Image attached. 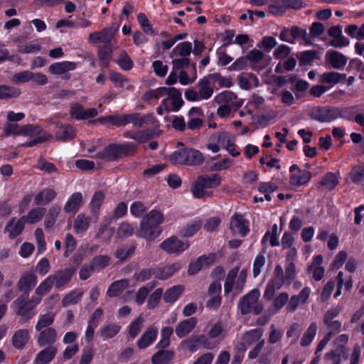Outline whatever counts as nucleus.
Listing matches in <instances>:
<instances>
[{
    "mask_svg": "<svg viewBox=\"0 0 364 364\" xmlns=\"http://www.w3.org/2000/svg\"><path fill=\"white\" fill-rule=\"evenodd\" d=\"M83 197L80 192H75L68 199L65 203L63 210L66 213L77 212L82 202Z\"/></svg>",
    "mask_w": 364,
    "mask_h": 364,
    "instance_id": "c85d7f7f",
    "label": "nucleus"
},
{
    "mask_svg": "<svg viewBox=\"0 0 364 364\" xmlns=\"http://www.w3.org/2000/svg\"><path fill=\"white\" fill-rule=\"evenodd\" d=\"M174 356L172 350H159L151 356V361L152 364H168Z\"/></svg>",
    "mask_w": 364,
    "mask_h": 364,
    "instance_id": "c756f323",
    "label": "nucleus"
},
{
    "mask_svg": "<svg viewBox=\"0 0 364 364\" xmlns=\"http://www.w3.org/2000/svg\"><path fill=\"white\" fill-rule=\"evenodd\" d=\"M83 292L81 291L73 290L67 294L62 299V306H68L70 304H76L81 299Z\"/></svg>",
    "mask_w": 364,
    "mask_h": 364,
    "instance_id": "864d4df0",
    "label": "nucleus"
},
{
    "mask_svg": "<svg viewBox=\"0 0 364 364\" xmlns=\"http://www.w3.org/2000/svg\"><path fill=\"white\" fill-rule=\"evenodd\" d=\"M181 268L179 262H174L161 267L155 269V277L161 280H166L171 277L176 272Z\"/></svg>",
    "mask_w": 364,
    "mask_h": 364,
    "instance_id": "aec40b11",
    "label": "nucleus"
},
{
    "mask_svg": "<svg viewBox=\"0 0 364 364\" xmlns=\"http://www.w3.org/2000/svg\"><path fill=\"white\" fill-rule=\"evenodd\" d=\"M198 179L205 186V189L215 188L221 184V177L218 173H213L211 176L203 174L198 176Z\"/></svg>",
    "mask_w": 364,
    "mask_h": 364,
    "instance_id": "72a5a7b5",
    "label": "nucleus"
},
{
    "mask_svg": "<svg viewBox=\"0 0 364 364\" xmlns=\"http://www.w3.org/2000/svg\"><path fill=\"white\" fill-rule=\"evenodd\" d=\"M203 116V110L201 107H191L188 112V121L186 125L187 128L193 131L200 129L203 124V120L201 118Z\"/></svg>",
    "mask_w": 364,
    "mask_h": 364,
    "instance_id": "ddd939ff",
    "label": "nucleus"
},
{
    "mask_svg": "<svg viewBox=\"0 0 364 364\" xmlns=\"http://www.w3.org/2000/svg\"><path fill=\"white\" fill-rule=\"evenodd\" d=\"M21 94L20 89L14 86L0 85V100L16 98Z\"/></svg>",
    "mask_w": 364,
    "mask_h": 364,
    "instance_id": "c03bdc74",
    "label": "nucleus"
},
{
    "mask_svg": "<svg viewBox=\"0 0 364 364\" xmlns=\"http://www.w3.org/2000/svg\"><path fill=\"white\" fill-rule=\"evenodd\" d=\"M33 73L30 70H24L15 73L11 77V82L16 85L26 83L32 80Z\"/></svg>",
    "mask_w": 364,
    "mask_h": 364,
    "instance_id": "13d9d810",
    "label": "nucleus"
},
{
    "mask_svg": "<svg viewBox=\"0 0 364 364\" xmlns=\"http://www.w3.org/2000/svg\"><path fill=\"white\" fill-rule=\"evenodd\" d=\"M57 196L56 191L50 188H46L39 191L34 198V203L36 205H46L53 201Z\"/></svg>",
    "mask_w": 364,
    "mask_h": 364,
    "instance_id": "a878e982",
    "label": "nucleus"
},
{
    "mask_svg": "<svg viewBox=\"0 0 364 364\" xmlns=\"http://www.w3.org/2000/svg\"><path fill=\"white\" fill-rule=\"evenodd\" d=\"M60 210L61 207L59 205H54L49 208L44 220V225L46 230L53 228Z\"/></svg>",
    "mask_w": 364,
    "mask_h": 364,
    "instance_id": "58836bf2",
    "label": "nucleus"
},
{
    "mask_svg": "<svg viewBox=\"0 0 364 364\" xmlns=\"http://www.w3.org/2000/svg\"><path fill=\"white\" fill-rule=\"evenodd\" d=\"M153 119L152 114L141 116L139 112L123 114H110L97 118L95 121L102 124L109 123L117 127H124L132 123L136 127H143L145 124Z\"/></svg>",
    "mask_w": 364,
    "mask_h": 364,
    "instance_id": "7ed1b4c3",
    "label": "nucleus"
},
{
    "mask_svg": "<svg viewBox=\"0 0 364 364\" xmlns=\"http://www.w3.org/2000/svg\"><path fill=\"white\" fill-rule=\"evenodd\" d=\"M58 127L59 130L55 133V137L58 140L67 141L75 137V130L72 125L65 124H61L60 126H58Z\"/></svg>",
    "mask_w": 364,
    "mask_h": 364,
    "instance_id": "473e14b6",
    "label": "nucleus"
},
{
    "mask_svg": "<svg viewBox=\"0 0 364 364\" xmlns=\"http://www.w3.org/2000/svg\"><path fill=\"white\" fill-rule=\"evenodd\" d=\"M263 333L262 328L251 329L243 334L242 340L247 346H252L255 342L260 341Z\"/></svg>",
    "mask_w": 364,
    "mask_h": 364,
    "instance_id": "79ce46f5",
    "label": "nucleus"
},
{
    "mask_svg": "<svg viewBox=\"0 0 364 364\" xmlns=\"http://www.w3.org/2000/svg\"><path fill=\"white\" fill-rule=\"evenodd\" d=\"M326 61L335 69H341L347 63L348 58L336 50H330L326 55Z\"/></svg>",
    "mask_w": 364,
    "mask_h": 364,
    "instance_id": "b1692460",
    "label": "nucleus"
},
{
    "mask_svg": "<svg viewBox=\"0 0 364 364\" xmlns=\"http://www.w3.org/2000/svg\"><path fill=\"white\" fill-rule=\"evenodd\" d=\"M52 279L50 275L46 278L36 289V295L33 296H39L42 299V297L51 290L54 284Z\"/></svg>",
    "mask_w": 364,
    "mask_h": 364,
    "instance_id": "09e8293b",
    "label": "nucleus"
},
{
    "mask_svg": "<svg viewBox=\"0 0 364 364\" xmlns=\"http://www.w3.org/2000/svg\"><path fill=\"white\" fill-rule=\"evenodd\" d=\"M346 33L353 38L357 40L364 39V24H362L360 27H358L355 25H349L345 29Z\"/></svg>",
    "mask_w": 364,
    "mask_h": 364,
    "instance_id": "338daca9",
    "label": "nucleus"
},
{
    "mask_svg": "<svg viewBox=\"0 0 364 364\" xmlns=\"http://www.w3.org/2000/svg\"><path fill=\"white\" fill-rule=\"evenodd\" d=\"M70 114L76 120H84L97 117L98 112L95 108L84 109L83 106L81 104L76 102L71 105Z\"/></svg>",
    "mask_w": 364,
    "mask_h": 364,
    "instance_id": "9b49d317",
    "label": "nucleus"
},
{
    "mask_svg": "<svg viewBox=\"0 0 364 364\" xmlns=\"http://www.w3.org/2000/svg\"><path fill=\"white\" fill-rule=\"evenodd\" d=\"M340 173L328 172L320 180V190L323 192H330L339 184Z\"/></svg>",
    "mask_w": 364,
    "mask_h": 364,
    "instance_id": "dca6fc26",
    "label": "nucleus"
},
{
    "mask_svg": "<svg viewBox=\"0 0 364 364\" xmlns=\"http://www.w3.org/2000/svg\"><path fill=\"white\" fill-rule=\"evenodd\" d=\"M284 283L283 268L281 265L277 264L274 268L272 279L266 287L263 295L264 298L268 301L273 299L276 290L282 288Z\"/></svg>",
    "mask_w": 364,
    "mask_h": 364,
    "instance_id": "0eeeda50",
    "label": "nucleus"
},
{
    "mask_svg": "<svg viewBox=\"0 0 364 364\" xmlns=\"http://www.w3.org/2000/svg\"><path fill=\"white\" fill-rule=\"evenodd\" d=\"M75 272L76 267H66L58 270L54 274L50 275V277L53 279V282H55V288L59 289L70 282Z\"/></svg>",
    "mask_w": 364,
    "mask_h": 364,
    "instance_id": "f8f14e48",
    "label": "nucleus"
},
{
    "mask_svg": "<svg viewBox=\"0 0 364 364\" xmlns=\"http://www.w3.org/2000/svg\"><path fill=\"white\" fill-rule=\"evenodd\" d=\"M112 50L108 46H104L98 50V58L100 62V65L107 68L109 65L111 57H112Z\"/></svg>",
    "mask_w": 364,
    "mask_h": 364,
    "instance_id": "de8ad7c7",
    "label": "nucleus"
},
{
    "mask_svg": "<svg viewBox=\"0 0 364 364\" xmlns=\"http://www.w3.org/2000/svg\"><path fill=\"white\" fill-rule=\"evenodd\" d=\"M116 63L122 70L125 71H129L134 67L133 60L125 50L119 54Z\"/></svg>",
    "mask_w": 364,
    "mask_h": 364,
    "instance_id": "3c124183",
    "label": "nucleus"
},
{
    "mask_svg": "<svg viewBox=\"0 0 364 364\" xmlns=\"http://www.w3.org/2000/svg\"><path fill=\"white\" fill-rule=\"evenodd\" d=\"M171 92L168 95V98L171 101V110L177 112L184 105V101L181 97V92L180 90L172 87Z\"/></svg>",
    "mask_w": 364,
    "mask_h": 364,
    "instance_id": "ea45409f",
    "label": "nucleus"
},
{
    "mask_svg": "<svg viewBox=\"0 0 364 364\" xmlns=\"http://www.w3.org/2000/svg\"><path fill=\"white\" fill-rule=\"evenodd\" d=\"M349 177L351 181L355 184H360L363 183L364 181V166H354L349 173Z\"/></svg>",
    "mask_w": 364,
    "mask_h": 364,
    "instance_id": "5fc2aeb1",
    "label": "nucleus"
},
{
    "mask_svg": "<svg viewBox=\"0 0 364 364\" xmlns=\"http://www.w3.org/2000/svg\"><path fill=\"white\" fill-rule=\"evenodd\" d=\"M37 343L41 348L54 346L57 341V332L54 328H47L39 331Z\"/></svg>",
    "mask_w": 364,
    "mask_h": 364,
    "instance_id": "2eb2a0df",
    "label": "nucleus"
},
{
    "mask_svg": "<svg viewBox=\"0 0 364 364\" xmlns=\"http://www.w3.org/2000/svg\"><path fill=\"white\" fill-rule=\"evenodd\" d=\"M58 353L56 346L44 347L36 355L34 363L36 364H49L55 357Z\"/></svg>",
    "mask_w": 364,
    "mask_h": 364,
    "instance_id": "5701e85b",
    "label": "nucleus"
},
{
    "mask_svg": "<svg viewBox=\"0 0 364 364\" xmlns=\"http://www.w3.org/2000/svg\"><path fill=\"white\" fill-rule=\"evenodd\" d=\"M183 290L184 287L181 285H176L167 289L164 294V301L173 304L178 299Z\"/></svg>",
    "mask_w": 364,
    "mask_h": 364,
    "instance_id": "e433bc0d",
    "label": "nucleus"
},
{
    "mask_svg": "<svg viewBox=\"0 0 364 364\" xmlns=\"http://www.w3.org/2000/svg\"><path fill=\"white\" fill-rule=\"evenodd\" d=\"M46 213V209L43 207L33 208L29 210L26 215L21 216L28 224H36L41 221Z\"/></svg>",
    "mask_w": 364,
    "mask_h": 364,
    "instance_id": "f704fd0d",
    "label": "nucleus"
},
{
    "mask_svg": "<svg viewBox=\"0 0 364 364\" xmlns=\"http://www.w3.org/2000/svg\"><path fill=\"white\" fill-rule=\"evenodd\" d=\"M136 149V146L133 142L110 143L97 151L95 158L109 162L118 161L134 153Z\"/></svg>",
    "mask_w": 364,
    "mask_h": 364,
    "instance_id": "20e7f679",
    "label": "nucleus"
},
{
    "mask_svg": "<svg viewBox=\"0 0 364 364\" xmlns=\"http://www.w3.org/2000/svg\"><path fill=\"white\" fill-rule=\"evenodd\" d=\"M259 296V290L257 289H253L241 297L237 304V307L240 309L241 314L247 315L252 312V306L257 302Z\"/></svg>",
    "mask_w": 364,
    "mask_h": 364,
    "instance_id": "1a4fd4ad",
    "label": "nucleus"
},
{
    "mask_svg": "<svg viewBox=\"0 0 364 364\" xmlns=\"http://www.w3.org/2000/svg\"><path fill=\"white\" fill-rule=\"evenodd\" d=\"M237 273V267L232 268L229 271L224 284L225 295H228L232 291Z\"/></svg>",
    "mask_w": 364,
    "mask_h": 364,
    "instance_id": "680f3d73",
    "label": "nucleus"
},
{
    "mask_svg": "<svg viewBox=\"0 0 364 364\" xmlns=\"http://www.w3.org/2000/svg\"><path fill=\"white\" fill-rule=\"evenodd\" d=\"M204 264L206 265L209 264L208 257L205 255L198 257L196 260L191 261L189 263L188 274L189 275H196L201 270Z\"/></svg>",
    "mask_w": 364,
    "mask_h": 364,
    "instance_id": "a19ab883",
    "label": "nucleus"
},
{
    "mask_svg": "<svg viewBox=\"0 0 364 364\" xmlns=\"http://www.w3.org/2000/svg\"><path fill=\"white\" fill-rule=\"evenodd\" d=\"M318 36V21L312 23L310 28V33L306 30L297 26L291 28H284L279 33V39L291 44L303 41L304 46H314L312 41L314 38Z\"/></svg>",
    "mask_w": 364,
    "mask_h": 364,
    "instance_id": "f03ea898",
    "label": "nucleus"
},
{
    "mask_svg": "<svg viewBox=\"0 0 364 364\" xmlns=\"http://www.w3.org/2000/svg\"><path fill=\"white\" fill-rule=\"evenodd\" d=\"M189 246L188 241H183L177 236L173 235L164 240L159 245V248L168 255L178 256L188 249Z\"/></svg>",
    "mask_w": 364,
    "mask_h": 364,
    "instance_id": "6e6552de",
    "label": "nucleus"
},
{
    "mask_svg": "<svg viewBox=\"0 0 364 364\" xmlns=\"http://www.w3.org/2000/svg\"><path fill=\"white\" fill-rule=\"evenodd\" d=\"M311 178L310 171L299 169L298 173H291L289 178V183L293 186L304 185Z\"/></svg>",
    "mask_w": 364,
    "mask_h": 364,
    "instance_id": "c9c22d12",
    "label": "nucleus"
},
{
    "mask_svg": "<svg viewBox=\"0 0 364 364\" xmlns=\"http://www.w3.org/2000/svg\"><path fill=\"white\" fill-rule=\"evenodd\" d=\"M121 328V326L117 323L106 322L100 327L97 334L103 341H107L116 336Z\"/></svg>",
    "mask_w": 364,
    "mask_h": 364,
    "instance_id": "412c9836",
    "label": "nucleus"
},
{
    "mask_svg": "<svg viewBox=\"0 0 364 364\" xmlns=\"http://www.w3.org/2000/svg\"><path fill=\"white\" fill-rule=\"evenodd\" d=\"M156 287V282H151L148 284L146 286L141 287L137 291L135 296V301L136 303L141 306L142 305L149 292Z\"/></svg>",
    "mask_w": 364,
    "mask_h": 364,
    "instance_id": "49530a36",
    "label": "nucleus"
},
{
    "mask_svg": "<svg viewBox=\"0 0 364 364\" xmlns=\"http://www.w3.org/2000/svg\"><path fill=\"white\" fill-rule=\"evenodd\" d=\"M345 75H341L336 72H329L322 75L321 80L323 82L328 83L331 86H333L339 82L341 79H345Z\"/></svg>",
    "mask_w": 364,
    "mask_h": 364,
    "instance_id": "69168bd1",
    "label": "nucleus"
},
{
    "mask_svg": "<svg viewBox=\"0 0 364 364\" xmlns=\"http://www.w3.org/2000/svg\"><path fill=\"white\" fill-rule=\"evenodd\" d=\"M153 275L155 276L154 268H143L134 272L133 279L136 282H143L150 279Z\"/></svg>",
    "mask_w": 364,
    "mask_h": 364,
    "instance_id": "4d7b16f0",
    "label": "nucleus"
},
{
    "mask_svg": "<svg viewBox=\"0 0 364 364\" xmlns=\"http://www.w3.org/2000/svg\"><path fill=\"white\" fill-rule=\"evenodd\" d=\"M164 221L163 213L156 209L151 210L141 219L137 236L151 242L157 238L162 232L160 226Z\"/></svg>",
    "mask_w": 364,
    "mask_h": 364,
    "instance_id": "f257e3e1",
    "label": "nucleus"
},
{
    "mask_svg": "<svg viewBox=\"0 0 364 364\" xmlns=\"http://www.w3.org/2000/svg\"><path fill=\"white\" fill-rule=\"evenodd\" d=\"M92 218L84 213L78 214L74 220L73 228L76 234H83L89 228Z\"/></svg>",
    "mask_w": 364,
    "mask_h": 364,
    "instance_id": "7c9ffc66",
    "label": "nucleus"
},
{
    "mask_svg": "<svg viewBox=\"0 0 364 364\" xmlns=\"http://www.w3.org/2000/svg\"><path fill=\"white\" fill-rule=\"evenodd\" d=\"M158 330L156 327H149L137 341L136 346L139 349H145L149 347L156 340Z\"/></svg>",
    "mask_w": 364,
    "mask_h": 364,
    "instance_id": "6ab92c4d",
    "label": "nucleus"
},
{
    "mask_svg": "<svg viewBox=\"0 0 364 364\" xmlns=\"http://www.w3.org/2000/svg\"><path fill=\"white\" fill-rule=\"evenodd\" d=\"M30 338L29 331L28 329H19L16 331L12 336V345L18 350L24 348Z\"/></svg>",
    "mask_w": 364,
    "mask_h": 364,
    "instance_id": "cd10ccee",
    "label": "nucleus"
},
{
    "mask_svg": "<svg viewBox=\"0 0 364 364\" xmlns=\"http://www.w3.org/2000/svg\"><path fill=\"white\" fill-rule=\"evenodd\" d=\"M76 67L77 65L75 62L65 60L51 64L48 70L52 75H60L68 71L75 70Z\"/></svg>",
    "mask_w": 364,
    "mask_h": 364,
    "instance_id": "393cba45",
    "label": "nucleus"
},
{
    "mask_svg": "<svg viewBox=\"0 0 364 364\" xmlns=\"http://www.w3.org/2000/svg\"><path fill=\"white\" fill-rule=\"evenodd\" d=\"M109 80L114 84L115 87L124 88L127 87L129 81L127 77L118 72H112L109 74Z\"/></svg>",
    "mask_w": 364,
    "mask_h": 364,
    "instance_id": "0e129e2a",
    "label": "nucleus"
},
{
    "mask_svg": "<svg viewBox=\"0 0 364 364\" xmlns=\"http://www.w3.org/2000/svg\"><path fill=\"white\" fill-rule=\"evenodd\" d=\"M37 282V276L34 272H24L17 283L18 289L22 292L21 295L29 296L30 292L36 286Z\"/></svg>",
    "mask_w": 364,
    "mask_h": 364,
    "instance_id": "9d476101",
    "label": "nucleus"
},
{
    "mask_svg": "<svg viewBox=\"0 0 364 364\" xmlns=\"http://www.w3.org/2000/svg\"><path fill=\"white\" fill-rule=\"evenodd\" d=\"M110 261V257L107 255H97L95 256L90 262L92 267L91 268L94 269L95 272H100L107 267Z\"/></svg>",
    "mask_w": 364,
    "mask_h": 364,
    "instance_id": "a18cd8bd",
    "label": "nucleus"
},
{
    "mask_svg": "<svg viewBox=\"0 0 364 364\" xmlns=\"http://www.w3.org/2000/svg\"><path fill=\"white\" fill-rule=\"evenodd\" d=\"M202 226L201 220H196L191 223L187 224L181 230V235L189 238L196 234Z\"/></svg>",
    "mask_w": 364,
    "mask_h": 364,
    "instance_id": "603ef678",
    "label": "nucleus"
},
{
    "mask_svg": "<svg viewBox=\"0 0 364 364\" xmlns=\"http://www.w3.org/2000/svg\"><path fill=\"white\" fill-rule=\"evenodd\" d=\"M316 333V325L313 323L308 328L301 339L300 345L303 347L309 346L314 338Z\"/></svg>",
    "mask_w": 364,
    "mask_h": 364,
    "instance_id": "774afa93",
    "label": "nucleus"
},
{
    "mask_svg": "<svg viewBox=\"0 0 364 364\" xmlns=\"http://www.w3.org/2000/svg\"><path fill=\"white\" fill-rule=\"evenodd\" d=\"M54 315L51 314H46L40 315L38 317V322L36 325V330L41 331L43 328H50V326L54 322Z\"/></svg>",
    "mask_w": 364,
    "mask_h": 364,
    "instance_id": "6e6d98bb",
    "label": "nucleus"
},
{
    "mask_svg": "<svg viewBox=\"0 0 364 364\" xmlns=\"http://www.w3.org/2000/svg\"><path fill=\"white\" fill-rule=\"evenodd\" d=\"M41 301L39 296L20 295L11 304L14 313L20 316V323H25L29 321L36 315V306Z\"/></svg>",
    "mask_w": 364,
    "mask_h": 364,
    "instance_id": "39448f33",
    "label": "nucleus"
},
{
    "mask_svg": "<svg viewBox=\"0 0 364 364\" xmlns=\"http://www.w3.org/2000/svg\"><path fill=\"white\" fill-rule=\"evenodd\" d=\"M105 198V195L102 191L95 192L90 204L91 211L93 214L98 213Z\"/></svg>",
    "mask_w": 364,
    "mask_h": 364,
    "instance_id": "8fccbe9b",
    "label": "nucleus"
},
{
    "mask_svg": "<svg viewBox=\"0 0 364 364\" xmlns=\"http://www.w3.org/2000/svg\"><path fill=\"white\" fill-rule=\"evenodd\" d=\"M36 168L46 173H53L58 171L56 166L53 163L45 160L43 156L38 158Z\"/></svg>",
    "mask_w": 364,
    "mask_h": 364,
    "instance_id": "052dcab7",
    "label": "nucleus"
},
{
    "mask_svg": "<svg viewBox=\"0 0 364 364\" xmlns=\"http://www.w3.org/2000/svg\"><path fill=\"white\" fill-rule=\"evenodd\" d=\"M129 285V280L122 279L112 282L108 287L107 294L109 297L119 296Z\"/></svg>",
    "mask_w": 364,
    "mask_h": 364,
    "instance_id": "2f4dec72",
    "label": "nucleus"
},
{
    "mask_svg": "<svg viewBox=\"0 0 364 364\" xmlns=\"http://www.w3.org/2000/svg\"><path fill=\"white\" fill-rule=\"evenodd\" d=\"M230 228L237 230L242 237H245L250 232L249 221L242 214L235 213L230 219Z\"/></svg>",
    "mask_w": 364,
    "mask_h": 364,
    "instance_id": "4468645a",
    "label": "nucleus"
},
{
    "mask_svg": "<svg viewBox=\"0 0 364 364\" xmlns=\"http://www.w3.org/2000/svg\"><path fill=\"white\" fill-rule=\"evenodd\" d=\"M338 116V112L335 108L323 107L320 109V122H328Z\"/></svg>",
    "mask_w": 364,
    "mask_h": 364,
    "instance_id": "e2e57ef3",
    "label": "nucleus"
},
{
    "mask_svg": "<svg viewBox=\"0 0 364 364\" xmlns=\"http://www.w3.org/2000/svg\"><path fill=\"white\" fill-rule=\"evenodd\" d=\"M16 220L15 218H12L6 223L4 232H9V237L11 240L17 237L24 230L26 222L24 218L21 217L14 224Z\"/></svg>",
    "mask_w": 364,
    "mask_h": 364,
    "instance_id": "f3484780",
    "label": "nucleus"
},
{
    "mask_svg": "<svg viewBox=\"0 0 364 364\" xmlns=\"http://www.w3.org/2000/svg\"><path fill=\"white\" fill-rule=\"evenodd\" d=\"M211 79L208 75L200 79L197 83L198 88V95L202 100H208L213 94V88L210 86Z\"/></svg>",
    "mask_w": 364,
    "mask_h": 364,
    "instance_id": "bb28decb",
    "label": "nucleus"
},
{
    "mask_svg": "<svg viewBox=\"0 0 364 364\" xmlns=\"http://www.w3.org/2000/svg\"><path fill=\"white\" fill-rule=\"evenodd\" d=\"M198 319L191 317L179 322L175 328V333L179 338H183L188 335L196 326Z\"/></svg>",
    "mask_w": 364,
    "mask_h": 364,
    "instance_id": "a211bd4d",
    "label": "nucleus"
},
{
    "mask_svg": "<svg viewBox=\"0 0 364 364\" xmlns=\"http://www.w3.org/2000/svg\"><path fill=\"white\" fill-rule=\"evenodd\" d=\"M143 322V318L139 316L130 323L128 326L129 336L130 338L133 339L139 335L142 328Z\"/></svg>",
    "mask_w": 364,
    "mask_h": 364,
    "instance_id": "bf43d9fd",
    "label": "nucleus"
},
{
    "mask_svg": "<svg viewBox=\"0 0 364 364\" xmlns=\"http://www.w3.org/2000/svg\"><path fill=\"white\" fill-rule=\"evenodd\" d=\"M21 133H22V135L36 138L48 132L44 131L40 125L28 124L21 127Z\"/></svg>",
    "mask_w": 364,
    "mask_h": 364,
    "instance_id": "37998d69",
    "label": "nucleus"
},
{
    "mask_svg": "<svg viewBox=\"0 0 364 364\" xmlns=\"http://www.w3.org/2000/svg\"><path fill=\"white\" fill-rule=\"evenodd\" d=\"M206 341L207 338L204 335L191 336L182 341L181 346L183 349L188 350L190 352L194 353L198 350L197 343H205Z\"/></svg>",
    "mask_w": 364,
    "mask_h": 364,
    "instance_id": "4c0bfd02",
    "label": "nucleus"
},
{
    "mask_svg": "<svg viewBox=\"0 0 364 364\" xmlns=\"http://www.w3.org/2000/svg\"><path fill=\"white\" fill-rule=\"evenodd\" d=\"M179 144L183 148L178 149L174 151L170 156L169 161L174 165L184 166H200L204 161L205 158L201 151L194 148L186 147L181 143Z\"/></svg>",
    "mask_w": 364,
    "mask_h": 364,
    "instance_id": "423d86ee",
    "label": "nucleus"
},
{
    "mask_svg": "<svg viewBox=\"0 0 364 364\" xmlns=\"http://www.w3.org/2000/svg\"><path fill=\"white\" fill-rule=\"evenodd\" d=\"M214 100L218 104L231 103L236 108H240L243 104L242 100H237V95L230 90H225L218 94Z\"/></svg>",
    "mask_w": 364,
    "mask_h": 364,
    "instance_id": "4be33fe9",
    "label": "nucleus"
}]
</instances>
